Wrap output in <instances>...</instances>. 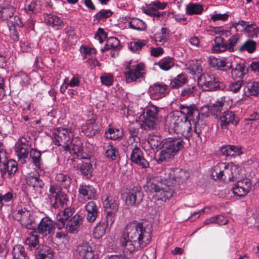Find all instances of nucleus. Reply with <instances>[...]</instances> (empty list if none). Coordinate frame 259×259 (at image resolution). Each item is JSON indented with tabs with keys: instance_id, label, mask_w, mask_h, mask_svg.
Instances as JSON below:
<instances>
[{
	"instance_id": "26",
	"label": "nucleus",
	"mask_w": 259,
	"mask_h": 259,
	"mask_svg": "<svg viewBox=\"0 0 259 259\" xmlns=\"http://www.w3.org/2000/svg\"><path fill=\"white\" fill-rule=\"evenodd\" d=\"M113 224H111L108 222V220L101 221L96 226L94 229L93 235L96 238H100L104 236L106 233V228L108 226H112Z\"/></svg>"
},
{
	"instance_id": "13",
	"label": "nucleus",
	"mask_w": 259,
	"mask_h": 259,
	"mask_svg": "<svg viewBox=\"0 0 259 259\" xmlns=\"http://www.w3.org/2000/svg\"><path fill=\"white\" fill-rule=\"evenodd\" d=\"M165 175L166 181L172 180L179 184L186 182L189 177L187 170L179 168H170L167 170Z\"/></svg>"
},
{
	"instance_id": "44",
	"label": "nucleus",
	"mask_w": 259,
	"mask_h": 259,
	"mask_svg": "<svg viewBox=\"0 0 259 259\" xmlns=\"http://www.w3.org/2000/svg\"><path fill=\"white\" fill-rule=\"evenodd\" d=\"M105 155L108 158L112 160H115L118 155V151L113 146L112 142L109 143L106 146Z\"/></svg>"
},
{
	"instance_id": "48",
	"label": "nucleus",
	"mask_w": 259,
	"mask_h": 259,
	"mask_svg": "<svg viewBox=\"0 0 259 259\" xmlns=\"http://www.w3.org/2000/svg\"><path fill=\"white\" fill-rule=\"evenodd\" d=\"M75 209L73 207H68L65 208L58 215L66 222H68L71 217H73L75 214Z\"/></svg>"
},
{
	"instance_id": "35",
	"label": "nucleus",
	"mask_w": 259,
	"mask_h": 259,
	"mask_svg": "<svg viewBox=\"0 0 259 259\" xmlns=\"http://www.w3.org/2000/svg\"><path fill=\"white\" fill-rule=\"evenodd\" d=\"M186 13L189 15H198L202 13L203 7L199 4L189 3L186 6Z\"/></svg>"
},
{
	"instance_id": "4",
	"label": "nucleus",
	"mask_w": 259,
	"mask_h": 259,
	"mask_svg": "<svg viewBox=\"0 0 259 259\" xmlns=\"http://www.w3.org/2000/svg\"><path fill=\"white\" fill-rule=\"evenodd\" d=\"M144 189L147 193H155L156 199L166 201L172 197L174 190L172 186H168L155 178L150 179L147 181L144 186Z\"/></svg>"
},
{
	"instance_id": "6",
	"label": "nucleus",
	"mask_w": 259,
	"mask_h": 259,
	"mask_svg": "<svg viewBox=\"0 0 259 259\" xmlns=\"http://www.w3.org/2000/svg\"><path fill=\"white\" fill-rule=\"evenodd\" d=\"M158 108L155 106L148 107L146 111L139 117L141 127L146 131L155 128L158 119Z\"/></svg>"
},
{
	"instance_id": "14",
	"label": "nucleus",
	"mask_w": 259,
	"mask_h": 259,
	"mask_svg": "<svg viewBox=\"0 0 259 259\" xmlns=\"http://www.w3.org/2000/svg\"><path fill=\"white\" fill-rule=\"evenodd\" d=\"M55 229V222L48 217L43 218L36 228L37 232L44 236L54 232Z\"/></svg>"
},
{
	"instance_id": "5",
	"label": "nucleus",
	"mask_w": 259,
	"mask_h": 259,
	"mask_svg": "<svg viewBox=\"0 0 259 259\" xmlns=\"http://www.w3.org/2000/svg\"><path fill=\"white\" fill-rule=\"evenodd\" d=\"M239 167L236 165L230 167L225 163H219L211 169V177L217 180L223 179L229 181H234L239 175Z\"/></svg>"
},
{
	"instance_id": "15",
	"label": "nucleus",
	"mask_w": 259,
	"mask_h": 259,
	"mask_svg": "<svg viewBox=\"0 0 259 259\" xmlns=\"http://www.w3.org/2000/svg\"><path fill=\"white\" fill-rule=\"evenodd\" d=\"M67 222L66 229L71 234L77 233L83 227V217L78 213L74 214L73 217Z\"/></svg>"
},
{
	"instance_id": "19",
	"label": "nucleus",
	"mask_w": 259,
	"mask_h": 259,
	"mask_svg": "<svg viewBox=\"0 0 259 259\" xmlns=\"http://www.w3.org/2000/svg\"><path fill=\"white\" fill-rule=\"evenodd\" d=\"M96 120L95 117H92L82 126V131L86 136L92 137L99 133L100 127Z\"/></svg>"
},
{
	"instance_id": "16",
	"label": "nucleus",
	"mask_w": 259,
	"mask_h": 259,
	"mask_svg": "<svg viewBox=\"0 0 259 259\" xmlns=\"http://www.w3.org/2000/svg\"><path fill=\"white\" fill-rule=\"evenodd\" d=\"M74 253L82 259H94L95 256L94 250L87 242L78 245Z\"/></svg>"
},
{
	"instance_id": "21",
	"label": "nucleus",
	"mask_w": 259,
	"mask_h": 259,
	"mask_svg": "<svg viewBox=\"0 0 259 259\" xmlns=\"http://www.w3.org/2000/svg\"><path fill=\"white\" fill-rule=\"evenodd\" d=\"M168 87V85L163 82L154 83L151 87V97L155 100L164 97Z\"/></svg>"
},
{
	"instance_id": "62",
	"label": "nucleus",
	"mask_w": 259,
	"mask_h": 259,
	"mask_svg": "<svg viewBox=\"0 0 259 259\" xmlns=\"http://www.w3.org/2000/svg\"><path fill=\"white\" fill-rule=\"evenodd\" d=\"M80 52L84 55V58H86L87 55L96 54V51L94 48H90L84 46H81L80 48Z\"/></svg>"
},
{
	"instance_id": "24",
	"label": "nucleus",
	"mask_w": 259,
	"mask_h": 259,
	"mask_svg": "<svg viewBox=\"0 0 259 259\" xmlns=\"http://www.w3.org/2000/svg\"><path fill=\"white\" fill-rule=\"evenodd\" d=\"M231 69V77L234 80L242 79L247 72V69L244 63H237L235 67L232 64Z\"/></svg>"
},
{
	"instance_id": "41",
	"label": "nucleus",
	"mask_w": 259,
	"mask_h": 259,
	"mask_svg": "<svg viewBox=\"0 0 259 259\" xmlns=\"http://www.w3.org/2000/svg\"><path fill=\"white\" fill-rule=\"evenodd\" d=\"M12 254L14 259H25L26 253L23 246L15 245L13 249Z\"/></svg>"
},
{
	"instance_id": "50",
	"label": "nucleus",
	"mask_w": 259,
	"mask_h": 259,
	"mask_svg": "<svg viewBox=\"0 0 259 259\" xmlns=\"http://www.w3.org/2000/svg\"><path fill=\"white\" fill-rule=\"evenodd\" d=\"M30 215V212L25 209L24 213H23V214L22 216V220H20L21 225L28 229H33V227L32 226V221L29 218Z\"/></svg>"
},
{
	"instance_id": "20",
	"label": "nucleus",
	"mask_w": 259,
	"mask_h": 259,
	"mask_svg": "<svg viewBox=\"0 0 259 259\" xmlns=\"http://www.w3.org/2000/svg\"><path fill=\"white\" fill-rule=\"evenodd\" d=\"M130 159L132 162L142 168H147L149 166V162L144 158L142 150L137 146L132 150Z\"/></svg>"
},
{
	"instance_id": "58",
	"label": "nucleus",
	"mask_w": 259,
	"mask_h": 259,
	"mask_svg": "<svg viewBox=\"0 0 259 259\" xmlns=\"http://www.w3.org/2000/svg\"><path fill=\"white\" fill-rule=\"evenodd\" d=\"M239 37L237 35H234L231 37L228 40V44L227 43V49L230 52L233 51V47L236 44L239 40Z\"/></svg>"
},
{
	"instance_id": "9",
	"label": "nucleus",
	"mask_w": 259,
	"mask_h": 259,
	"mask_svg": "<svg viewBox=\"0 0 259 259\" xmlns=\"http://www.w3.org/2000/svg\"><path fill=\"white\" fill-rule=\"evenodd\" d=\"M53 134L56 145L62 146L66 151L71 149L72 145L74 144L73 140L75 138L71 140L72 134L69 129L60 127L55 130Z\"/></svg>"
},
{
	"instance_id": "61",
	"label": "nucleus",
	"mask_w": 259,
	"mask_h": 259,
	"mask_svg": "<svg viewBox=\"0 0 259 259\" xmlns=\"http://www.w3.org/2000/svg\"><path fill=\"white\" fill-rule=\"evenodd\" d=\"M85 209L87 213L96 212L98 211V207L94 201H90L85 205Z\"/></svg>"
},
{
	"instance_id": "45",
	"label": "nucleus",
	"mask_w": 259,
	"mask_h": 259,
	"mask_svg": "<svg viewBox=\"0 0 259 259\" xmlns=\"http://www.w3.org/2000/svg\"><path fill=\"white\" fill-rule=\"evenodd\" d=\"M112 14L113 12L110 10L101 9L98 13L94 15V21L100 22L101 20L110 17L112 15Z\"/></svg>"
},
{
	"instance_id": "30",
	"label": "nucleus",
	"mask_w": 259,
	"mask_h": 259,
	"mask_svg": "<svg viewBox=\"0 0 259 259\" xmlns=\"http://www.w3.org/2000/svg\"><path fill=\"white\" fill-rule=\"evenodd\" d=\"M45 21L46 23L56 29H58L59 27L64 26V23L59 17L57 16L53 15L51 14H45Z\"/></svg>"
},
{
	"instance_id": "39",
	"label": "nucleus",
	"mask_w": 259,
	"mask_h": 259,
	"mask_svg": "<svg viewBox=\"0 0 259 259\" xmlns=\"http://www.w3.org/2000/svg\"><path fill=\"white\" fill-rule=\"evenodd\" d=\"M129 25L131 28L139 31H144L147 27L144 21L137 18H132L129 22Z\"/></svg>"
},
{
	"instance_id": "52",
	"label": "nucleus",
	"mask_w": 259,
	"mask_h": 259,
	"mask_svg": "<svg viewBox=\"0 0 259 259\" xmlns=\"http://www.w3.org/2000/svg\"><path fill=\"white\" fill-rule=\"evenodd\" d=\"M80 171L87 178L91 177L93 172L92 165L90 162L82 163L80 166Z\"/></svg>"
},
{
	"instance_id": "29",
	"label": "nucleus",
	"mask_w": 259,
	"mask_h": 259,
	"mask_svg": "<svg viewBox=\"0 0 259 259\" xmlns=\"http://www.w3.org/2000/svg\"><path fill=\"white\" fill-rule=\"evenodd\" d=\"M68 201L67 195L63 192L58 194L55 196L50 197L51 203L54 208H59L60 206L63 207Z\"/></svg>"
},
{
	"instance_id": "54",
	"label": "nucleus",
	"mask_w": 259,
	"mask_h": 259,
	"mask_svg": "<svg viewBox=\"0 0 259 259\" xmlns=\"http://www.w3.org/2000/svg\"><path fill=\"white\" fill-rule=\"evenodd\" d=\"M196 91L195 87L192 85L187 86L181 91V97L185 99L188 97L193 96Z\"/></svg>"
},
{
	"instance_id": "28",
	"label": "nucleus",
	"mask_w": 259,
	"mask_h": 259,
	"mask_svg": "<svg viewBox=\"0 0 259 259\" xmlns=\"http://www.w3.org/2000/svg\"><path fill=\"white\" fill-rule=\"evenodd\" d=\"M221 152L223 155L234 157L242 154L241 149L238 146L233 145L223 146L221 148Z\"/></svg>"
},
{
	"instance_id": "43",
	"label": "nucleus",
	"mask_w": 259,
	"mask_h": 259,
	"mask_svg": "<svg viewBox=\"0 0 259 259\" xmlns=\"http://www.w3.org/2000/svg\"><path fill=\"white\" fill-rule=\"evenodd\" d=\"M41 4L39 1H33L31 2L27 7L25 8L27 13H38L41 10Z\"/></svg>"
},
{
	"instance_id": "25",
	"label": "nucleus",
	"mask_w": 259,
	"mask_h": 259,
	"mask_svg": "<svg viewBox=\"0 0 259 259\" xmlns=\"http://www.w3.org/2000/svg\"><path fill=\"white\" fill-rule=\"evenodd\" d=\"M235 115L232 111H227L224 113V114L220 116V125L222 128H227L229 124L232 123L237 124V121L235 119Z\"/></svg>"
},
{
	"instance_id": "27",
	"label": "nucleus",
	"mask_w": 259,
	"mask_h": 259,
	"mask_svg": "<svg viewBox=\"0 0 259 259\" xmlns=\"http://www.w3.org/2000/svg\"><path fill=\"white\" fill-rule=\"evenodd\" d=\"M27 184L32 187L35 190L42 188L44 186V183L40 179V176L38 174H33L26 179Z\"/></svg>"
},
{
	"instance_id": "55",
	"label": "nucleus",
	"mask_w": 259,
	"mask_h": 259,
	"mask_svg": "<svg viewBox=\"0 0 259 259\" xmlns=\"http://www.w3.org/2000/svg\"><path fill=\"white\" fill-rule=\"evenodd\" d=\"M146 40H139L137 41H133L130 43L129 48L133 52H137L140 50L143 47L146 45Z\"/></svg>"
},
{
	"instance_id": "32",
	"label": "nucleus",
	"mask_w": 259,
	"mask_h": 259,
	"mask_svg": "<svg viewBox=\"0 0 259 259\" xmlns=\"http://www.w3.org/2000/svg\"><path fill=\"white\" fill-rule=\"evenodd\" d=\"M29 145L20 142L16 144L15 151L19 158H26L29 153Z\"/></svg>"
},
{
	"instance_id": "18",
	"label": "nucleus",
	"mask_w": 259,
	"mask_h": 259,
	"mask_svg": "<svg viewBox=\"0 0 259 259\" xmlns=\"http://www.w3.org/2000/svg\"><path fill=\"white\" fill-rule=\"evenodd\" d=\"M73 142L71 149L69 151L70 153L73 154L77 158L80 159H88L90 158L91 153L84 151L82 147V143L80 139H75Z\"/></svg>"
},
{
	"instance_id": "12",
	"label": "nucleus",
	"mask_w": 259,
	"mask_h": 259,
	"mask_svg": "<svg viewBox=\"0 0 259 259\" xmlns=\"http://www.w3.org/2000/svg\"><path fill=\"white\" fill-rule=\"evenodd\" d=\"M143 199V193L139 186H134L125 194V204L128 207L138 206Z\"/></svg>"
},
{
	"instance_id": "57",
	"label": "nucleus",
	"mask_w": 259,
	"mask_h": 259,
	"mask_svg": "<svg viewBox=\"0 0 259 259\" xmlns=\"http://www.w3.org/2000/svg\"><path fill=\"white\" fill-rule=\"evenodd\" d=\"M225 97H222L221 98V100H218L216 101L215 103L212 106V109L214 112H216V114H217L218 112H221L222 110V108L224 105Z\"/></svg>"
},
{
	"instance_id": "8",
	"label": "nucleus",
	"mask_w": 259,
	"mask_h": 259,
	"mask_svg": "<svg viewBox=\"0 0 259 259\" xmlns=\"http://www.w3.org/2000/svg\"><path fill=\"white\" fill-rule=\"evenodd\" d=\"M199 79L205 91H224L226 88L225 83L220 81L219 77L212 73H203L201 74Z\"/></svg>"
},
{
	"instance_id": "51",
	"label": "nucleus",
	"mask_w": 259,
	"mask_h": 259,
	"mask_svg": "<svg viewBox=\"0 0 259 259\" xmlns=\"http://www.w3.org/2000/svg\"><path fill=\"white\" fill-rule=\"evenodd\" d=\"M238 187H242L243 191L242 194H244L245 192H249L251 188V182L249 179H244L238 181L237 183Z\"/></svg>"
},
{
	"instance_id": "60",
	"label": "nucleus",
	"mask_w": 259,
	"mask_h": 259,
	"mask_svg": "<svg viewBox=\"0 0 259 259\" xmlns=\"http://www.w3.org/2000/svg\"><path fill=\"white\" fill-rule=\"evenodd\" d=\"M107 46H110L111 48H117L120 45V41L118 39L114 37H110L107 40Z\"/></svg>"
},
{
	"instance_id": "2",
	"label": "nucleus",
	"mask_w": 259,
	"mask_h": 259,
	"mask_svg": "<svg viewBox=\"0 0 259 259\" xmlns=\"http://www.w3.org/2000/svg\"><path fill=\"white\" fill-rule=\"evenodd\" d=\"M148 143L152 149L161 150L157 155L155 156V159L159 164L172 159L175 155L184 148L185 144L180 137L162 139L156 135H149Z\"/></svg>"
},
{
	"instance_id": "33",
	"label": "nucleus",
	"mask_w": 259,
	"mask_h": 259,
	"mask_svg": "<svg viewBox=\"0 0 259 259\" xmlns=\"http://www.w3.org/2000/svg\"><path fill=\"white\" fill-rule=\"evenodd\" d=\"M123 136L122 131L109 126L108 130L105 132V137L109 139L115 140Z\"/></svg>"
},
{
	"instance_id": "46",
	"label": "nucleus",
	"mask_w": 259,
	"mask_h": 259,
	"mask_svg": "<svg viewBox=\"0 0 259 259\" xmlns=\"http://www.w3.org/2000/svg\"><path fill=\"white\" fill-rule=\"evenodd\" d=\"M25 244L32 249L39 244V237L36 234H29L25 241Z\"/></svg>"
},
{
	"instance_id": "36",
	"label": "nucleus",
	"mask_w": 259,
	"mask_h": 259,
	"mask_svg": "<svg viewBox=\"0 0 259 259\" xmlns=\"http://www.w3.org/2000/svg\"><path fill=\"white\" fill-rule=\"evenodd\" d=\"M30 157L32 159V163L37 168H40L41 163V152L36 149H31L29 151Z\"/></svg>"
},
{
	"instance_id": "3",
	"label": "nucleus",
	"mask_w": 259,
	"mask_h": 259,
	"mask_svg": "<svg viewBox=\"0 0 259 259\" xmlns=\"http://www.w3.org/2000/svg\"><path fill=\"white\" fill-rule=\"evenodd\" d=\"M190 118L187 115H184V118H182L174 114L166 119L165 125L168 127L170 134L173 133L181 135L188 139L192 135Z\"/></svg>"
},
{
	"instance_id": "64",
	"label": "nucleus",
	"mask_w": 259,
	"mask_h": 259,
	"mask_svg": "<svg viewBox=\"0 0 259 259\" xmlns=\"http://www.w3.org/2000/svg\"><path fill=\"white\" fill-rule=\"evenodd\" d=\"M189 69L195 74L200 73L202 71L200 66L197 62L191 63L189 65Z\"/></svg>"
},
{
	"instance_id": "34",
	"label": "nucleus",
	"mask_w": 259,
	"mask_h": 259,
	"mask_svg": "<svg viewBox=\"0 0 259 259\" xmlns=\"http://www.w3.org/2000/svg\"><path fill=\"white\" fill-rule=\"evenodd\" d=\"M215 45L212 47L214 52H223L227 49V42H225V39L221 36H217L214 39Z\"/></svg>"
},
{
	"instance_id": "56",
	"label": "nucleus",
	"mask_w": 259,
	"mask_h": 259,
	"mask_svg": "<svg viewBox=\"0 0 259 259\" xmlns=\"http://www.w3.org/2000/svg\"><path fill=\"white\" fill-rule=\"evenodd\" d=\"M101 82L106 86H110L113 82V76L109 73H105L100 77Z\"/></svg>"
},
{
	"instance_id": "11",
	"label": "nucleus",
	"mask_w": 259,
	"mask_h": 259,
	"mask_svg": "<svg viewBox=\"0 0 259 259\" xmlns=\"http://www.w3.org/2000/svg\"><path fill=\"white\" fill-rule=\"evenodd\" d=\"M131 62L128 63L124 72L127 82L136 81L140 78H144V65L142 64H138L136 65L131 66Z\"/></svg>"
},
{
	"instance_id": "40",
	"label": "nucleus",
	"mask_w": 259,
	"mask_h": 259,
	"mask_svg": "<svg viewBox=\"0 0 259 259\" xmlns=\"http://www.w3.org/2000/svg\"><path fill=\"white\" fill-rule=\"evenodd\" d=\"M187 79V78L185 74H179L171 81L170 87L173 89H178L185 84Z\"/></svg>"
},
{
	"instance_id": "37",
	"label": "nucleus",
	"mask_w": 259,
	"mask_h": 259,
	"mask_svg": "<svg viewBox=\"0 0 259 259\" xmlns=\"http://www.w3.org/2000/svg\"><path fill=\"white\" fill-rule=\"evenodd\" d=\"M174 59L169 56L162 58L157 63L159 67L165 71H167L172 68L174 66Z\"/></svg>"
},
{
	"instance_id": "59",
	"label": "nucleus",
	"mask_w": 259,
	"mask_h": 259,
	"mask_svg": "<svg viewBox=\"0 0 259 259\" xmlns=\"http://www.w3.org/2000/svg\"><path fill=\"white\" fill-rule=\"evenodd\" d=\"M49 192L51 193V194L49 195V198H50V197L55 196V195H57L58 194H60L63 191H62L60 187H59L58 185H53L51 186Z\"/></svg>"
},
{
	"instance_id": "17",
	"label": "nucleus",
	"mask_w": 259,
	"mask_h": 259,
	"mask_svg": "<svg viewBox=\"0 0 259 259\" xmlns=\"http://www.w3.org/2000/svg\"><path fill=\"white\" fill-rule=\"evenodd\" d=\"M209 62L212 67L223 71H228L232 67V61L231 59L209 57Z\"/></svg>"
},
{
	"instance_id": "7",
	"label": "nucleus",
	"mask_w": 259,
	"mask_h": 259,
	"mask_svg": "<svg viewBox=\"0 0 259 259\" xmlns=\"http://www.w3.org/2000/svg\"><path fill=\"white\" fill-rule=\"evenodd\" d=\"M179 109H180V113L181 114L183 115H187L189 117H191L190 120L195 124L194 132L198 137L200 138L204 126L202 124L199 123L200 120L199 110L194 105L190 106L181 105Z\"/></svg>"
},
{
	"instance_id": "23",
	"label": "nucleus",
	"mask_w": 259,
	"mask_h": 259,
	"mask_svg": "<svg viewBox=\"0 0 259 259\" xmlns=\"http://www.w3.org/2000/svg\"><path fill=\"white\" fill-rule=\"evenodd\" d=\"M37 259H53V249L47 245H39L35 250Z\"/></svg>"
},
{
	"instance_id": "47",
	"label": "nucleus",
	"mask_w": 259,
	"mask_h": 259,
	"mask_svg": "<svg viewBox=\"0 0 259 259\" xmlns=\"http://www.w3.org/2000/svg\"><path fill=\"white\" fill-rule=\"evenodd\" d=\"M141 9L142 12L144 13L151 17H156L158 18H160L161 16H162L163 14L165 13V12H161L158 11L157 10L153 7H150L148 8L143 7Z\"/></svg>"
},
{
	"instance_id": "31",
	"label": "nucleus",
	"mask_w": 259,
	"mask_h": 259,
	"mask_svg": "<svg viewBox=\"0 0 259 259\" xmlns=\"http://www.w3.org/2000/svg\"><path fill=\"white\" fill-rule=\"evenodd\" d=\"M244 94L246 96H257L259 94V82H248L243 89Z\"/></svg>"
},
{
	"instance_id": "63",
	"label": "nucleus",
	"mask_w": 259,
	"mask_h": 259,
	"mask_svg": "<svg viewBox=\"0 0 259 259\" xmlns=\"http://www.w3.org/2000/svg\"><path fill=\"white\" fill-rule=\"evenodd\" d=\"M66 223L65 220L57 215V222H55V228L57 227L58 230H61L65 227Z\"/></svg>"
},
{
	"instance_id": "42",
	"label": "nucleus",
	"mask_w": 259,
	"mask_h": 259,
	"mask_svg": "<svg viewBox=\"0 0 259 259\" xmlns=\"http://www.w3.org/2000/svg\"><path fill=\"white\" fill-rule=\"evenodd\" d=\"M56 181L64 188H68L71 184V179L69 176L62 173L57 174L56 176Z\"/></svg>"
},
{
	"instance_id": "22",
	"label": "nucleus",
	"mask_w": 259,
	"mask_h": 259,
	"mask_svg": "<svg viewBox=\"0 0 259 259\" xmlns=\"http://www.w3.org/2000/svg\"><path fill=\"white\" fill-rule=\"evenodd\" d=\"M18 170L17 162L12 159H10L7 162H4L0 164V170L2 177L4 178L6 172H8L11 178L14 175Z\"/></svg>"
},
{
	"instance_id": "1",
	"label": "nucleus",
	"mask_w": 259,
	"mask_h": 259,
	"mask_svg": "<svg viewBox=\"0 0 259 259\" xmlns=\"http://www.w3.org/2000/svg\"><path fill=\"white\" fill-rule=\"evenodd\" d=\"M152 226L149 224L133 222L128 224L121 236L120 243L124 250L132 253L135 249L143 248L151 241Z\"/></svg>"
},
{
	"instance_id": "10",
	"label": "nucleus",
	"mask_w": 259,
	"mask_h": 259,
	"mask_svg": "<svg viewBox=\"0 0 259 259\" xmlns=\"http://www.w3.org/2000/svg\"><path fill=\"white\" fill-rule=\"evenodd\" d=\"M117 198L112 195H105L102 197L106 219L111 224H113L118 210L119 203Z\"/></svg>"
},
{
	"instance_id": "53",
	"label": "nucleus",
	"mask_w": 259,
	"mask_h": 259,
	"mask_svg": "<svg viewBox=\"0 0 259 259\" xmlns=\"http://www.w3.org/2000/svg\"><path fill=\"white\" fill-rule=\"evenodd\" d=\"M243 83L242 79H237L231 82L229 87L228 90L234 93H238Z\"/></svg>"
},
{
	"instance_id": "49",
	"label": "nucleus",
	"mask_w": 259,
	"mask_h": 259,
	"mask_svg": "<svg viewBox=\"0 0 259 259\" xmlns=\"http://www.w3.org/2000/svg\"><path fill=\"white\" fill-rule=\"evenodd\" d=\"M15 11V8L11 5H8L7 7L0 8V13H2L3 18L7 20L11 18Z\"/></svg>"
},
{
	"instance_id": "38",
	"label": "nucleus",
	"mask_w": 259,
	"mask_h": 259,
	"mask_svg": "<svg viewBox=\"0 0 259 259\" xmlns=\"http://www.w3.org/2000/svg\"><path fill=\"white\" fill-rule=\"evenodd\" d=\"M256 42L250 39L246 41L241 46L238 47L237 50L239 52L244 51H247L249 53H253L256 49Z\"/></svg>"
}]
</instances>
